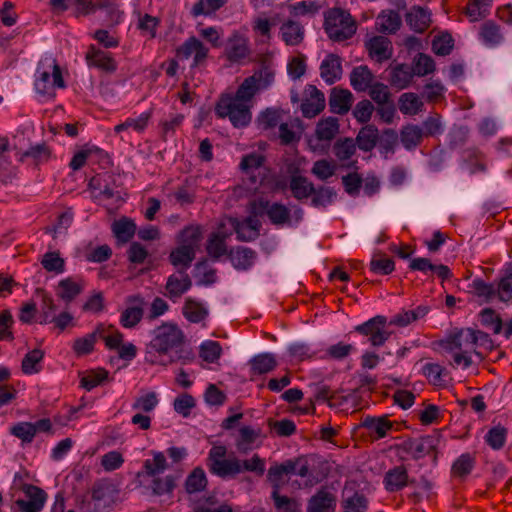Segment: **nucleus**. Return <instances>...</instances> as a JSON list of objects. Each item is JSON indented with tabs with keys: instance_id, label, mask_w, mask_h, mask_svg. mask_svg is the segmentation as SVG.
Instances as JSON below:
<instances>
[{
	"instance_id": "obj_58",
	"label": "nucleus",
	"mask_w": 512,
	"mask_h": 512,
	"mask_svg": "<svg viewBox=\"0 0 512 512\" xmlns=\"http://www.w3.org/2000/svg\"><path fill=\"white\" fill-rule=\"evenodd\" d=\"M401 20L398 13L394 11H383L376 19V26L380 32L394 33L399 29Z\"/></svg>"
},
{
	"instance_id": "obj_36",
	"label": "nucleus",
	"mask_w": 512,
	"mask_h": 512,
	"mask_svg": "<svg viewBox=\"0 0 512 512\" xmlns=\"http://www.w3.org/2000/svg\"><path fill=\"white\" fill-rule=\"evenodd\" d=\"M297 462L293 460H287L281 464H275L271 466L267 473V478L271 482L274 487V490H279L280 487L284 484V476L292 474L296 466Z\"/></svg>"
},
{
	"instance_id": "obj_43",
	"label": "nucleus",
	"mask_w": 512,
	"mask_h": 512,
	"mask_svg": "<svg viewBox=\"0 0 512 512\" xmlns=\"http://www.w3.org/2000/svg\"><path fill=\"white\" fill-rule=\"evenodd\" d=\"M289 189L294 198L303 201L313 194L314 184L304 176L294 175L289 181Z\"/></svg>"
},
{
	"instance_id": "obj_53",
	"label": "nucleus",
	"mask_w": 512,
	"mask_h": 512,
	"mask_svg": "<svg viewBox=\"0 0 512 512\" xmlns=\"http://www.w3.org/2000/svg\"><path fill=\"white\" fill-rule=\"evenodd\" d=\"M424 108V103L420 97L413 92L403 93L399 97V110L404 115H416Z\"/></svg>"
},
{
	"instance_id": "obj_17",
	"label": "nucleus",
	"mask_w": 512,
	"mask_h": 512,
	"mask_svg": "<svg viewBox=\"0 0 512 512\" xmlns=\"http://www.w3.org/2000/svg\"><path fill=\"white\" fill-rule=\"evenodd\" d=\"M414 482V479L409 477L408 469L403 464L390 468L383 477L384 488L389 493L399 492L413 485Z\"/></svg>"
},
{
	"instance_id": "obj_42",
	"label": "nucleus",
	"mask_w": 512,
	"mask_h": 512,
	"mask_svg": "<svg viewBox=\"0 0 512 512\" xmlns=\"http://www.w3.org/2000/svg\"><path fill=\"white\" fill-rule=\"evenodd\" d=\"M413 69L407 64H397L390 71V83L401 90L407 88L413 80Z\"/></svg>"
},
{
	"instance_id": "obj_13",
	"label": "nucleus",
	"mask_w": 512,
	"mask_h": 512,
	"mask_svg": "<svg viewBox=\"0 0 512 512\" xmlns=\"http://www.w3.org/2000/svg\"><path fill=\"white\" fill-rule=\"evenodd\" d=\"M85 61L88 67L96 68L107 74L114 73L118 68L117 61L112 53L102 50L94 44L87 47Z\"/></svg>"
},
{
	"instance_id": "obj_12",
	"label": "nucleus",
	"mask_w": 512,
	"mask_h": 512,
	"mask_svg": "<svg viewBox=\"0 0 512 512\" xmlns=\"http://www.w3.org/2000/svg\"><path fill=\"white\" fill-rule=\"evenodd\" d=\"M386 326L387 318L383 315H377L356 326L355 331L361 335L367 336L372 346L379 347L384 345L391 335V333L386 330Z\"/></svg>"
},
{
	"instance_id": "obj_39",
	"label": "nucleus",
	"mask_w": 512,
	"mask_h": 512,
	"mask_svg": "<svg viewBox=\"0 0 512 512\" xmlns=\"http://www.w3.org/2000/svg\"><path fill=\"white\" fill-rule=\"evenodd\" d=\"M196 255V251L189 245H180L170 252L169 260L171 264L178 268L179 271H184L191 266Z\"/></svg>"
},
{
	"instance_id": "obj_60",
	"label": "nucleus",
	"mask_w": 512,
	"mask_h": 512,
	"mask_svg": "<svg viewBox=\"0 0 512 512\" xmlns=\"http://www.w3.org/2000/svg\"><path fill=\"white\" fill-rule=\"evenodd\" d=\"M207 477L202 467L194 468L188 475L185 488L190 494L203 491L207 486Z\"/></svg>"
},
{
	"instance_id": "obj_34",
	"label": "nucleus",
	"mask_w": 512,
	"mask_h": 512,
	"mask_svg": "<svg viewBox=\"0 0 512 512\" xmlns=\"http://www.w3.org/2000/svg\"><path fill=\"white\" fill-rule=\"evenodd\" d=\"M152 116H153V109L150 108L149 110L141 113L137 117L126 118V120L124 122L119 123L114 127V131H115V133H121L128 129H132L133 131L141 134L147 129Z\"/></svg>"
},
{
	"instance_id": "obj_14",
	"label": "nucleus",
	"mask_w": 512,
	"mask_h": 512,
	"mask_svg": "<svg viewBox=\"0 0 512 512\" xmlns=\"http://www.w3.org/2000/svg\"><path fill=\"white\" fill-rule=\"evenodd\" d=\"M176 54L177 57L183 60L193 57L191 66L197 67L205 64L209 55V49L198 38L191 36L177 48Z\"/></svg>"
},
{
	"instance_id": "obj_26",
	"label": "nucleus",
	"mask_w": 512,
	"mask_h": 512,
	"mask_svg": "<svg viewBox=\"0 0 512 512\" xmlns=\"http://www.w3.org/2000/svg\"><path fill=\"white\" fill-rule=\"evenodd\" d=\"M475 453L465 452L459 455L452 463L450 476L452 479L464 481L472 473L476 466Z\"/></svg>"
},
{
	"instance_id": "obj_62",
	"label": "nucleus",
	"mask_w": 512,
	"mask_h": 512,
	"mask_svg": "<svg viewBox=\"0 0 512 512\" xmlns=\"http://www.w3.org/2000/svg\"><path fill=\"white\" fill-rule=\"evenodd\" d=\"M108 375L109 373L105 368L98 367L88 370L81 378V386L90 391L106 381Z\"/></svg>"
},
{
	"instance_id": "obj_38",
	"label": "nucleus",
	"mask_w": 512,
	"mask_h": 512,
	"mask_svg": "<svg viewBox=\"0 0 512 512\" xmlns=\"http://www.w3.org/2000/svg\"><path fill=\"white\" fill-rule=\"evenodd\" d=\"M408 25L416 32H424L431 23V14L428 9L414 6L406 15Z\"/></svg>"
},
{
	"instance_id": "obj_40",
	"label": "nucleus",
	"mask_w": 512,
	"mask_h": 512,
	"mask_svg": "<svg viewBox=\"0 0 512 512\" xmlns=\"http://www.w3.org/2000/svg\"><path fill=\"white\" fill-rule=\"evenodd\" d=\"M280 36L288 46H297L304 39V28L297 22L288 20L280 27Z\"/></svg>"
},
{
	"instance_id": "obj_55",
	"label": "nucleus",
	"mask_w": 512,
	"mask_h": 512,
	"mask_svg": "<svg viewBox=\"0 0 512 512\" xmlns=\"http://www.w3.org/2000/svg\"><path fill=\"white\" fill-rule=\"evenodd\" d=\"M253 374H266L273 371L277 366L276 358L271 353H262L254 356L250 361Z\"/></svg>"
},
{
	"instance_id": "obj_37",
	"label": "nucleus",
	"mask_w": 512,
	"mask_h": 512,
	"mask_svg": "<svg viewBox=\"0 0 512 512\" xmlns=\"http://www.w3.org/2000/svg\"><path fill=\"white\" fill-rule=\"evenodd\" d=\"M98 341L96 328L83 336L75 338L71 343V350L77 358L92 354Z\"/></svg>"
},
{
	"instance_id": "obj_20",
	"label": "nucleus",
	"mask_w": 512,
	"mask_h": 512,
	"mask_svg": "<svg viewBox=\"0 0 512 512\" xmlns=\"http://www.w3.org/2000/svg\"><path fill=\"white\" fill-rule=\"evenodd\" d=\"M365 49L369 57L382 63L389 60L393 54L392 42L385 36H373L365 42Z\"/></svg>"
},
{
	"instance_id": "obj_52",
	"label": "nucleus",
	"mask_w": 512,
	"mask_h": 512,
	"mask_svg": "<svg viewBox=\"0 0 512 512\" xmlns=\"http://www.w3.org/2000/svg\"><path fill=\"white\" fill-rule=\"evenodd\" d=\"M185 116L182 113H171L167 118H163L158 123L161 138L166 140L168 137L175 135L176 131L181 128Z\"/></svg>"
},
{
	"instance_id": "obj_28",
	"label": "nucleus",
	"mask_w": 512,
	"mask_h": 512,
	"mask_svg": "<svg viewBox=\"0 0 512 512\" xmlns=\"http://www.w3.org/2000/svg\"><path fill=\"white\" fill-rule=\"evenodd\" d=\"M495 288L499 301L504 303L512 301V262L505 263L499 271Z\"/></svg>"
},
{
	"instance_id": "obj_6",
	"label": "nucleus",
	"mask_w": 512,
	"mask_h": 512,
	"mask_svg": "<svg viewBox=\"0 0 512 512\" xmlns=\"http://www.w3.org/2000/svg\"><path fill=\"white\" fill-rule=\"evenodd\" d=\"M252 104H245L233 97V94H222L216 105L215 114L218 118H228L233 127L243 128L252 120Z\"/></svg>"
},
{
	"instance_id": "obj_57",
	"label": "nucleus",
	"mask_w": 512,
	"mask_h": 512,
	"mask_svg": "<svg viewBox=\"0 0 512 512\" xmlns=\"http://www.w3.org/2000/svg\"><path fill=\"white\" fill-rule=\"evenodd\" d=\"M379 137L378 129L374 125L362 127L357 135V144L363 151H371L377 143Z\"/></svg>"
},
{
	"instance_id": "obj_29",
	"label": "nucleus",
	"mask_w": 512,
	"mask_h": 512,
	"mask_svg": "<svg viewBox=\"0 0 512 512\" xmlns=\"http://www.w3.org/2000/svg\"><path fill=\"white\" fill-rule=\"evenodd\" d=\"M321 78L329 85L340 80L342 76L341 58L335 54H329L320 65Z\"/></svg>"
},
{
	"instance_id": "obj_16",
	"label": "nucleus",
	"mask_w": 512,
	"mask_h": 512,
	"mask_svg": "<svg viewBox=\"0 0 512 512\" xmlns=\"http://www.w3.org/2000/svg\"><path fill=\"white\" fill-rule=\"evenodd\" d=\"M325 108V96L314 85H306L301 103V112L305 118H314Z\"/></svg>"
},
{
	"instance_id": "obj_44",
	"label": "nucleus",
	"mask_w": 512,
	"mask_h": 512,
	"mask_svg": "<svg viewBox=\"0 0 512 512\" xmlns=\"http://www.w3.org/2000/svg\"><path fill=\"white\" fill-rule=\"evenodd\" d=\"M153 458L146 459L143 463V471L138 473V476L141 474L147 477H157L162 474L167 468L168 463L164 453L162 452H152Z\"/></svg>"
},
{
	"instance_id": "obj_19",
	"label": "nucleus",
	"mask_w": 512,
	"mask_h": 512,
	"mask_svg": "<svg viewBox=\"0 0 512 512\" xmlns=\"http://www.w3.org/2000/svg\"><path fill=\"white\" fill-rule=\"evenodd\" d=\"M336 506V495L327 488L322 487L309 498L306 512H335Z\"/></svg>"
},
{
	"instance_id": "obj_3",
	"label": "nucleus",
	"mask_w": 512,
	"mask_h": 512,
	"mask_svg": "<svg viewBox=\"0 0 512 512\" xmlns=\"http://www.w3.org/2000/svg\"><path fill=\"white\" fill-rule=\"evenodd\" d=\"M66 83L56 59L47 58L38 63L34 74V90L40 101H52L58 89H65Z\"/></svg>"
},
{
	"instance_id": "obj_46",
	"label": "nucleus",
	"mask_w": 512,
	"mask_h": 512,
	"mask_svg": "<svg viewBox=\"0 0 512 512\" xmlns=\"http://www.w3.org/2000/svg\"><path fill=\"white\" fill-rule=\"evenodd\" d=\"M423 129L415 124H408L400 131V140L407 150H413L423 141Z\"/></svg>"
},
{
	"instance_id": "obj_31",
	"label": "nucleus",
	"mask_w": 512,
	"mask_h": 512,
	"mask_svg": "<svg viewBox=\"0 0 512 512\" xmlns=\"http://www.w3.org/2000/svg\"><path fill=\"white\" fill-rule=\"evenodd\" d=\"M353 95L348 89L333 88L329 97L330 110L339 115L346 114L352 105Z\"/></svg>"
},
{
	"instance_id": "obj_25",
	"label": "nucleus",
	"mask_w": 512,
	"mask_h": 512,
	"mask_svg": "<svg viewBox=\"0 0 512 512\" xmlns=\"http://www.w3.org/2000/svg\"><path fill=\"white\" fill-rule=\"evenodd\" d=\"M394 422H392L388 415L382 416H366L361 421V426L365 428L369 435L375 439H381L388 435L392 430Z\"/></svg>"
},
{
	"instance_id": "obj_45",
	"label": "nucleus",
	"mask_w": 512,
	"mask_h": 512,
	"mask_svg": "<svg viewBox=\"0 0 512 512\" xmlns=\"http://www.w3.org/2000/svg\"><path fill=\"white\" fill-rule=\"evenodd\" d=\"M183 316L191 323H199L205 320L208 316V310L203 303L193 299L186 298L183 308Z\"/></svg>"
},
{
	"instance_id": "obj_9",
	"label": "nucleus",
	"mask_w": 512,
	"mask_h": 512,
	"mask_svg": "<svg viewBox=\"0 0 512 512\" xmlns=\"http://www.w3.org/2000/svg\"><path fill=\"white\" fill-rule=\"evenodd\" d=\"M8 433L18 439L24 448L30 446L38 434L54 435L55 431L50 418H40L35 422H15L9 426Z\"/></svg>"
},
{
	"instance_id": "obj_50",
	"label": "nucleus",
	"mask_w": 512,
	"mask_h": 512,
	"mask_svg": "<svg viewBox=\"0 0 512 512\" xmlns=\"http://www.w3.org/2000/svg\"><path fill=\"white\" fill-rule=\"evenodd\" d=\"M160 24V18L148 13H138L137 29L143 37L154 39L157 36V30Z\"/></svg>"
},
{
	"instance_id": "obj_49",
	"label": "nucleus",
	"mask_w": 512,
	"mask_h": 512,
	"mask_svg": "<svg viewBox=\"0 0 512 512\" xmlns=\"http://www.w3.org/2000/svg\"><path fill=\"white\" fill-rule=\"evenodd\" d=\"M112 232L117 241L124 244L134 237L136 224L133 220L123 217L112 224Z\"/></svg>"
},
{
	"instance_id": "obj_15",
	"label": "nucleus",
	"mask_w": 512,
	"mask_h": 512,
	"mask_svg": "<svg viewBox=\"0 0 512 512\" xmlns=\"http://www.w3.org/2000/svg\"><path fill=\"white\" fill-rule=\"evenodd\" d=\"M224 54L226 59L231 63H242L250 56L248 38L234 31L227 39Z\"/></svg>"
},
{
	"instance_id": "obj_2",
	"label": "nucleus",
	"mask_w": 512,
	"mask_h": 512,
	"mask_svg": "<svg viewBox=\"0 0 512 512\" xmlns=\"http://www.w3.org/2000/svg\"><path fill=\"white\" fill-rule=\"evenodd\" d=\"M227 447L223 444L213 445L207 457V466L211 474L220 478H233L243 472H252L262 476L266 462L258 454L249 459H239L234 454L227 456Z\"/></svg>"
},
{
	"instance_id": "obj_27",
	"label": "nucleus",
	"mask_w": 512,
	"mask_h": 512,
	"mask_svg": "<svg viewBox=\"0 0 512 512\" xmlns=\"http://www.w3.org/2000/svg\"><path fill=\"white\" fill-rule=\"evenodd\" d=\"M192 286V281L189 275L184 271H178L177 274H172L168 277L166 282L167 296L175 301L186 293Z\"/></svg>"
},
{
	"instance_id": "obj_48",
	"label": "nucleus",
	"mask_w": 512,
	"mask_h": 512,
	"mask_svg": "<svg viewBox=\"0 0 512 512\" xmlns=\"http://www.w3.org/2000/svg\"><path fill=\"white\" fill-rule=\"evenodd\" d=\"M471 293L481 299L485 303L491 302L494 298H497L496 288L493 283H488L482 278H475L469 284Z\"/></svg>"
},
{
	"instance_id": "obj_61",
	"label": "nucleus",
	"mask_w": 512,
	"mask_h": 512,
	"mask_svg": "<svg viewBox=\"0 0 512 512\" xmlns=\"http://www.w3.org/2000/svg\"><path fill=\"white\" fill-rule=\"evenodd\" d=\"M44 358V352L41 349L29 351L22 360V371L24 374L32 375L39 373L41 362Z\"/></svg>"
},
{
	"instance_id": "obj_41",
	"label": "nucleus",
	"mask_w": 512,
	"mask_h": 512,
	"mask_svg": "<svg viewBox=\"0 0 512 512\" xmlns=\"http://www.w3.org/2000/svg\"><path fill=\"white\" fill-rule=\"evenodd\" d=\"M428 312L429 308L424 305H419L413 310H402L392 317L390 325L406 327L409 324L424 318Z\"/></svg>"
},
{
	"instance_id": "obj_59",
	"label": "nucleus",
	"mask_w": 512,
	"mask_h": 512,
	"mask_svg": "<svg viewBox=\"0 0 512 512\" xmlns=\"http://www.w3.org/2000/svg\"><path fill=\"white\" fill-rule=\"evenodd\" d=\"M338 130V120L333 117H328L318 122L315 133L318 140L329 142L334 139Z\"/></svg>"
},
{
	"instance_id": "obj_35",
	"label": "nucleus",
	"mask_w": 512,
	"mask_h": 512,
	"mask_svg": "<svg viewBox=\"0 0 512 512\" xmlns=\"http://www.w3.org/2000/svg\"><path fill=\"white\" fill-rule=\"evenodd\" d=\"M98 340H102L109 350H117L123 343V334L112 325L99 323L96 326Z\"/></svg>"
},
{
	"instance_id": "obj_4",
	"label": "nucleus",
	"mask_w": 512,
	"mask_h": 512,
	"mask_svg": "<svg viewBox=\"0 0 512 512\" xmlns=\"http://www.w3.org/2000/svg\"><path fill=\"white\" fill-rule=\"evenodd\" d=\"M324 30L336 42L351 39L357 31V22L351 14L341 8H330L324 14Z\"/></svg>"
},
{
	"instance_id": "obj_23",
	"label": "nucleus",
	"mask_w": 512,
	"mask_h": 512,
	"mask_svg": "<svg viewBox=\"0 0 512 512\" xmlns=\"http://www.w3.org/2000/svg\"><path fill=\"white\" fill-rule=\"evenodd\" d=\"M127 303L132 304L125 308L120 315V324L124 328H134L143 318L144 300L141 296L135 295L127 298Z\"/></svg>"
},
{
	"instance_id": "obj_18",
	"label": "nucleus",
	"mask_w": 512,
	"mask_h": 512,
	"mask_svg": "<svg viewBox=\"0 0 512 512\" xmlns=\"http://www.w3.org/2000/svg\"><path fill=\"white\" fill-rule=\"evenodd\" d=\"M369 508V499L359 490L346 485L342 492L341 509L342 512H367Z\"/></svg>"
},
{
	"instance_id": "obj_10",
	"label": "nucleus",
	"mask_w": 512,
	"mask_h": 512,
	"mask_svg": "<svg viewBox=\"0 0 512 512\" xmlns=\"http://www.w3.org/2000/svg\"><path fill=\"white\" fill-rule=\"evenodd\" d=\"M274 81V72L269 68L256 71L253 75L245 78L233 95L236 99L245 104L253 105L254 96L262 89L269 87Z\"/></svg>"
},
{
	"instance_id": "obj_7",
	"label": "nucleus",
	"mask_w": 512,
	"mask_h": 512,
	"mask_svg": "<svg viewBox=\"0 0 512 512\" xmlns=\"http://www.w3.org/2000/svg\"><path fill=\"white\" fill-rule=\"evenodd\" d=\"M12 488L22 493L13 502V512H42L48 500V494L44 489L30 483L17 484L16 478Z\"/></svg>"
},
{
	"instance_id": "obj_51",
	"label": "nucleus",
	"mask_w": 512,
	"mask_h": 512,
	"mask_svg": "<svg viewBox=\"0 0 512 512\" xmlns=\"http://www.w3.org/2000/svg\"><path fill=\"white\" fill-rule=\"evenodd\" d=\"M421 371L430 384L437 387L445 385L447 371L444 366L438 363L428 362L422 366Z\"/></svg>"
},
{
	"instance_id": "obj_5",
	"label": "nucleus",
	"mask_w": 512,
	"mask_h": 512,
	"mask_svg": "<svg viewBox=\"0 0 512 512\" xmlns=\"http://www.w3.org/2000/svg\"><path fill=\"white\" fill-rule=\"evenodd\" d=\"M463 345L468 346L473 353L481 357L494 349V343L489 334L480 330L462 329L447 336L446 348L461 349Z\"/></svg>"
},
{
	"instance_id": "obj_47",
	"label": "nucleus",
	"mask_w": 512,
	"mask_h": 512,
	"mask_svg": "<svg viewBox=\"0 0 512 512\" xmlns=\"http://www.w3.org/2000/svg\"><path fill=\"white\" fill-rule=\"evenodd\" d=\"M370 271L376 275H390L395 270V262L383 252L373 254L370 264Z\"/></svg>"
},
{
	"instance_id": "obj_32",
	"label": "nucleus",
	"mask_w": 512,
	"mask_h": 512,
	"mask_svg": "<svg viewBox=\"0 0 512 512\" xmlns=\"http://www.w3.org/2000/svg\"><path fill=\"white\" fill-rule=\"evenodd\" d=\"M229 258L235 269L246 271L254 265L257 253L249 247L239 246L229 252Z\"/></svg>"
},
{
	"instance_id": "obj_1",
	"label": "nucleus",
	"mask_w": 512,
	"mask_h": 512,
	"mask_svg": "<svg viewBox=\"0 0 512 512\" xmlns=\"http://www.w3.org/2000/svg\"><path fill=\"white\" fill-rule=\"evenodd\" d=\"M184 331L174 322H163L151 332V339L145 346L144 361L151 366L167 367L174 363H191L195 355L185 349Z\"/></svg>"
},
{
	"instance_id": "obj_8",
	"label": "nucleus",
	"mask_w": 512,
	"mask_h": 512,
	"mask_svg": "<svg viewBox=\"0 0 512 512\" xmlns=\"http://www.w3.org/2000/svg\"><path fill=\"white\" fill-rule=\"evenodd\" d=\"M56 312L57 305L55 300L50 294L43 291L41 295L40 312L37 322L41 325L52 324L53 329L58 333H62L67 328H73L76 326V321L69 311L65 310L59 314Z\"/></svg>"
},
{
	"instance_id": "obj_33",
	"label": "nucleus",
	"mask_w": 512,
	"mask_h": 512,
	"mask_svg": "<svg viewBox=\"0 0 512 512\" xmlns=\"http://www.w3.org/2000/svg\"><path fill=\"white\" fill-rule=\"evenodd\" d=\"M104 156H105V152L103 149H101L95 145L87 144V145H84L79 151H77L73 155V157L69 163V167L73 171H78L85 166L87 161L92 160L94 158L99 160V159L103 158Z\"/></svg>"
},
{
	"instance_id": "obj_24",
	"label": "nucleus",
	"mask_w": 512,
	"mask_h": 512,
	"mask_svg": "<svg viewBox=\"0 0 512 512\" xmlns=\"http://www.w3.org/2000/svg\"><path fill=\"white\" fill-rule=\"evenodd\" d=\"M478 39L484 46L495 48L504 43L505 36L500 25L487 20L479 27Z\"/></svg>"
},
{
	"instance_id": "obj_21",
	"label": "nucleus",
	"mask_w": 512,
	"mask_h": 512,
	"mask_svg": "<svg viewBox=\"0 0 512 512\" xmlns=\"http://www.w3.org/2000/svg\"><path fill=\"white\" fill-rule=\"evenodd\" d=\"M85 281L79 276H69L58 282L56 295L66 304L75 300L84 290Z\"/></svg>"
},
{
	"instance_id": "obj_54",
	"label": "nucleus",
	"mask_w": 512,
	"mask_h": 512,
	"mask_svg": "<svg viewBox=\"0 0 512 512\" xmlns=\"http://www.w3.org/2000/svg\"><path fill=\"white\" fill-rule=\"evenodd\" d=\"M337 198L334 188L329 186H314V192L311 194V205L316 208H326L332 205Z\"/></svg>"
},
{
	"instance_id": "obj_56",
	"label": "nucleus",
	"mask_w": 512,
	"mask_h": 512,
	"mask_svg": "<svg viewBox=\"0 0 512 512\" xmlns=\"http://www.w3.org/2000/svg\"><path fill=\"white\" fill-rule=\"evenodd\" d=\"M226 238L227 235L219 232L210 235L207 241L206 251L212 259L217 260L227 254Z\"/></svg>"
},
{
	"instance_id": "obj_22",
	"label": "nucleus",
	"mask_w": 512,
	"mask_h": 512,
	"mask_svg": "<svg viewBox=\"0 0 512 512\" xmlns=\"http://www.w3.org/2000/svg\"><path fill=\"white\" fill-rule=\"evenodd\" d=\"M260 437V428H254L249 425L241 426L235 438V447L240 453L246 454L260 447L261 443H258Z\"/></svg>"
},
{
	"instance_id": "obj_64",
	"label": "nucleus",
	"mask_w": 512,
	"mask_h": 512,
	"mask_svg": "<svg viewBox=\"0 0 512 512\" xmlns=\"http://www.w3.org/2000/svg\"><path fill=\"white\" fill-rule=\"evenodd\" d=\"M480 322L490 329L494 334H500L503 328V321L500 315L492 308H484L479 313Z\"/></svg>"
},
{
	"instance_id": "obj_63",
	"label": "nucleus",
	"mask_w": 512,
	"mask_h": 512,
	"mask_svg": "<svg viewBox=\"0 0 512 512\" xmlns=\"http://www.w3.org/2000/svg\"><path fill=\"white\" fill-rule=\"evenodd\" d=\"M40 263L47 272L62 274L65 271V260L58 251L46 252L43 254Z\"/></svg>"
},
{
	"instance_id": "obj_11",
	"label": "nucleus",
	"mask_w": 512,
	"mask_h": 512,
	"mask_svg": "<svg viewBox=\"0 0 512 512\" xmlns=\"http://www.w3.org/2000/svg\"><path fill=\"white\" fill-rule=\"evenodd\" d=\"M250 212L255 216L266 215L276 226H283L290 221V210L283 204L271 203L266 197L259 196L250 202Z\"/></svg>"
},
{
	"instance_id": "obj_30",
	"label": "nucleus",
	"mask_w": 512,
	"mask_h": 512,
	"mask_svg": "<svg viewBox=\"0 0 512 512\" xmlns=\"http://www.w3.org/2000/svg\"><path fill=\"white\" fill-rule=\"evenodd\" d=\"M350 85L356 92H366L374 83V74L366 65H359L350 73Z\"/></svg>"
}]
</instances>
